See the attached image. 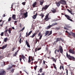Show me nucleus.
<instances>
[{"label":"nucleus","instance_id":"nucleus-1","mask_svg":"<svg viewBox=\"0 0 75 75\" xmlns=\"http://www.w3.org/2000/svg\"><path fill=\"white\" fill-rule=\"evenodd\" d=\"M57 49H56L55 51V53L56 54V52H60L61 54H63V48L61 45H59V49L57 50Z\"/></svg>","mask_w":75,"mask_h":75},{"label":"nucleus","instance_id":"nucleus-2","mask_svg":"<svg viewBox=\"0 0 75 75\" xmlns=\"http://www.w3.org/2000/svg\"><path fill=\"white\" fill-rule=\"evenodd\" d=\"M34 60V58L32 56H30L29 57L28 60V62L29 63L31 62L32 61V62L30 63L31 65H33V61Z\"/></svg>","mask_w":75,"mask_h":75},{"label":"nucleus","instance_id":"nucleus-3","mask_svg":"<svg viewBox=\"0 0 75 75\" xmlns=\"http://www.w3.org/2000/svg\"><path fill=\"white\" fill-rule=\"evenodd\" d=\"M19 57H20L19 59L20 62H21V60H22V59H23L24 61L25 62V60L24 59H26L27 58H26L24 56L23 54L20 55Z\"/></svg>","mask_w":75,"mask_h":75},{"label":"nucleus","instance_id":"nucleus-4","mask_svg":"<svg viewBox=\"0 0 75 75\" xmlns=\"http://www.w3.org/2000/svg\"><path fill=\"white\" fill-rule=\"evenodd\" d=\"M47 34H48V36L51 35V34H52V30H51L50 31L47 30L45 33V36H47Z\"/></svg>","mask_w":75,"mask_h":75},{"label":"nucleus","instance_id":"nucleus-5","mask_svg":"<svg viewBox=\"0 0 75 75\" xmlns=\"http://www.w3.org/2000/svg\"><path fill=\"white\" fill-rule=\"evenodd\" d=\"M6 71L4 70H1L0 71V75H6Z\"/></svg>","mask_w":75,"mask_h":75},{"label":"nucleus","instance_id":"nucleus-6","mask_svg":"<svg viewBox=\"0 0 75 75\" xmlns=\"http://www.w3.org/2000/svg\"><path fill=\"white\" fill-rule=\"evenodd\" d=\"M8 31V29L5 30V31H4V35L5 37H9V34H8V33H7Z\"/></svg>","mask_w":75,"mask_h":75},{"label":"nucleus","instance_id":"nucleus-7","mask_svg":"<svg viewBox=\"0 0 75 75\" xmlns=\"http://www.w3.org/2000/svg\"><path fill=\"white\" fill-rule=\"evenodd\" d=\"M60 4H64V5L67 4V2L64 0H61L60 1Z\"/></svg>","mask_w":75,"mask_h":75},{"label":"nucleus","instance_id":"nucleus-8","mask_svg":"<svg viewBox=\"0 0 75 75\" xmlns=\"http://www.w3.org/2000/svg\"><path fill=\"white\" fill-rule=\"evenodd\" d=\"M50 6V5H45L42 8V10H46L47 8L49 7Z\"/></svg>","mask_w":75,"mask_h":75},{"label":"nucleus","instance_id":"nucleus-9","mask_svg":"<svg viewBox=\"0 0 75 75\" xmlns=\"http://www.w3.org/2000/svg\"><path fill=\"white\" fill-rule=\"evenodd\" d=\"M69 52L72 54H75V51L74 50L71 49H70L69 50Z\"/></svg>","mask_w":75,"mask_h":75},{"label":"nucleus","instance_id":"nucleus-10","mask_svg":"<svg viewBox=\"0 0 75 75\" xmlns=\"http://www.w3.org/2000/svg\"><path fill=\"white\" fill-rule=\"evenodd\" d=\"M63 41V40L62 38H57L56 39V41L55 42H58V41Z\"/></svg>","mask_w":75,"mask_h":75},{"label":"nucleus","instance_id":"nucleus-11","mask_svg":"<svg viewBox=\"0 0 75 75\" xmlns=\"http://www.w3.org/2000/svg\"><path fill=\"white\" fill-rule=\"evenodd\" d=\"M23 15L24 16L25 18H27V17H28V12L27 11H26L25 13H24L23 14Z\"/></svg>","mask_w":75,"mask_h":75},{"label":"nucleus","instance_id":"nucleus-12","mask_svg":"<svg viewBox=\"0 0 75 75\" xmlns=\"http://www.w3.org/2000/svg\"><path fill=\"white\" fill-rule=\"evenodd\" d=\"M11 18H12L13 20H16V15L15 14H13Z\"/></svg>","mask_w":75,"mask_h":75},{"label":"nucleus","instance_id":"nucleus-13","mask_svg":"<svg viewBox=\"0 0 75 75\" xmlns=\"http://www.w3.org/2000/svg\"><path fill=\"white\" fill-rule=\"evenodd\" d=\"M66 56L67 57V58H71V59L72 58V57H73V56H71L70 55V54H68V53L67 52L66 53Z\"/></svg>","mask_w":75,"mask_h":75},{"label":"nucleus","instance_id":"nucleus-14","mask_svg":"<svg viewBox=\"0 0 75 75\" xmlns=\"http://www.w3.org/2000/svg\"><path fill=\"white\" fill-rule=\"evenodd\" d=\"M18 51H19V50H18L16 52H15V54L13 55V57H16L17 56V55Z\"/></svg>","mask_w":75,"mask_h":75},{"label":"nucleus","instance_id":"nucleus-15","mask_svg":"<svg viewBox=\"0 0 75 75\" xmlns=\"http://www.w3.org/2000/svg\"><path fill=\"white\" fill-rule=\"evenodd\" d=\"M55 3L57 7H59L60 6V4H61L60 1H59L58 2H56Z\"/></svg>","mask_w":75,"mask_h":75},{"label":"nucleus","instance_id":"nucleus-16","mask_svg":"<svg viewBox=\"0 0 75 75\" xmlns=\"http://www.w3.org/2000/svg\"><path fill=\"white\" fill-rule=\"evenodd\" d=\"M67 10L69 12V13H71V14H72V15H73V16H74V14H75V13H72V11H71L70 10L68 9H67Z\"/></svg>","mask_w":75,"mask_h":75},{"label":"nucleus","instance_id":"nucleus-17","mask_svg":"<svg viewBox=\"0 0 75 75\" xmlns=\"http://www.w3.org/2000/svg\"><path fill=\"white\" fill-rule=\"evenodd\" d=\"M32 30L30 31L28 33H28H27V32L26 33V37H27V36H29V35L31 34V33H32Z\"/></svg>","mask_w":75,"mask_h":75},{"label":"nucleus","instance_id":"nucleus-18","mask_svg":"<svg viewBox=\"0 0 75 75\" xmlns=\"http://www.w3.org/2000/svg\"><path fill=\"white\" fill-rule=\"evenodd\" d=\"M51 59L52 60V61H53V62H54L55 63H56V62H57V59L54 58V57H51Z\"/></svg>","mask_w":75,"mask_h":75},{"label":"nucleus","instance_id":"nucleus-19","mask_svg":"<svg viewBox=\"0 0 75 75\" xmlns=\"http://www.w3.org/2000/svg\"><path fill=\"white\" fill-rule=\"evenodd\" d=\"M25 44H26V45H27L28 47H29V48H30V45L29 43H28V41H27V40H26Z\"/></svg>","mask_w":75,"mask_h":75},{"label":"nucleus","instance_id":"nucleus-20","mask_svg":"<svg viewBox=\"0 0 75 75\" xmlns=\"http://www.w3.org/2000/svg\"><path fill=\"white\" fill-rule=\"evenodd\" d=\"M49 13H48L45 16V18L44 19L45 20H46L47 19H48V16H49Z\"/></svg>","mask_w":75,"mask_h":75},{"label":"nucleus","instance_id":"nucleus-21","mask_svg":"<svg viewBox=\"0 0 75 75\" xmlns=\"http://www.w3.org/2000/svg\"><path fill=\"white\" fill-rule=\"evenodd\" d=\"M7 47V44H6L5 45L3 46L2 47L1 49L2 50H4V49L6 48Z\"/></svg>","mask_w":75,"mask_h":75},{"label":"nucleus","instance_id":"nucleus-22","mask_svg":"<svg viewBox=\"0 0 75 75\" xmlns=\"http://www.w3.org/2000/svg\"><path fill=\"white\" fill-rule=\"evenodd\" d=\"M51 11L53 13H56V9L53 8L52 10H51Z\"/></svg>","mask_w":75,"mask_h":75},{"label":"nucleus","instance_id":"nucleus-23","mask_svg":"<svg viewBox=\"0 0 75 75\" xmlns=\"http://www.w3.org/2000/svg\"><path fill=\"white\" fill-rule=\"evenodd\" d=\"M42 70H43V69L41 68L39 69L38 71L39 73H41L42 72Z\"/></svg>","mask_w":75,"mask_h":75},{"label":"nucleus","instance_id":"nucleus-24","mask_svg":"<svg viewBox=\"0 0 75 75\" xmlns=\"http://www.w3.org/2000/svg\"><path fill=\"white\" fill-rule=\"evenodd\" d=\"M40 4L41 6H42V4H43V3H44V0H41L40 1Z\"/></svg>","mask_w":75,"mask_h":75},{"label":"nucleus","instance_id":"nucleus-25","mask_svg":"<svg viewBox=\"0 0 75 75\" xmlns=\"http://www.w3.org/2000/svg\"><path fill=\"white\" fill-rule=\"evenodd\" d=\"M8 31L9 34H11V31H12V29L11 28H9L8 29Z\"/></svg>","mask_w":75,"mask_h":75},{"label":"nucleus","instance_id":"nucleus-26","mask_svg":"<svg viewBox=\"0 0 75 75\" xmlns=\"http://www.w3.org/2000/svg\"><path fill=\"white\" fill-rule=\"evenodd\" d=\"M63 15H64L65 16V17H67V19H68L69 18H70V17H69V16L67 15H66L65 14H63Z\"/></svg>","mask_w":75,"mask_h":75},{"label":"nucleus","instance_id":"nucleus-27","mask_svg":"<svg viewBox=\"0 0 75 75\" xmlns=\"http://www.w3.org/2000/svg\"><path fill=\"white\" fill-rule=\"evenodd\" d=\"M51 27H52V26H51V25L48 26L46 28V29L48 30V29H50L51 28Z\"/></svg>","mask_w":75,"mask_h":75},{"label":"nucleus","instance_id":"nucleus-28","mask_svg":"<svg viewBox=\"0 0 75 75\" xmlns=\"http://www.w3.org/2000/svg\"><path fill=\"white\" fill-rule=\"evenodd\" d=\"M58 24V23L56 22H55L52 23V24L51 25V26H54V25H57Z\"/></svg>","mask_w":75,"mask_h":75},{"label":"nucleus","instance_id":"nucleus-29","mask_svg":"<svg viewBox=\"0 0 75 75\" xmlns=\"http://www.w3.org/2000/svg\"><path fill=\"white\" fill-rule=\"evenodd\" d=\"M7 40H8V38H6L4 39V42H6L7 41Z\"/></svg>","mask_w":75,"mask_h":75},{"label":"nucleus","instance_id":"nucleus-30","mask_svg":"<svg viewBox=\"0 0 75 75\" xmlns=\"http://www.w3.org/2000/svg\"><path fill=\"white\" fill-rule=\"evenodd\" d=\"M71 34L72 35V36L74 37L75 38V34L74 33L72 32H70Z\"/></svg>","mask_w":75,"mask_h":75},{"label":"nucleus","instance_id":"nucleus-31","mask_svg":"<svg viewBox=\"0 0 75 75\" xmlns=\"http://www.w3.org/2000/svg\"><path fill=\"white\" fill-rule=\"evenodd\" d=\"M36 33H34L33 35L30 36V37H31L32 38H33V37H34L35 35H36Z\"/></svg>","mask_w":75,"mask_h":75},{"label":"nucleus","instance_id":"nucleus-32","mask_svg":"<svg viewBox=\"0 0 75 75\" xmlns=\"http://www.w3.org/2000/svg\"><path fill=\"white\" fill-rule=\"evenodd\" d=\"M53 65L54 68V69H55L57 71V67H56L57 66H56V65H55V64L54 63H53Z\"/></svg>","mask_w":75,"mask_h":75},{"label":"nucleus","instance_id":"nucleus-33","mask_svg":"<svg viewBox=\"0 0 75 75\" xmlns=\"http://www.w3.org/2000/svg\"><path fill=\"white\" fill-rule=\"evenodd\" d=\"M37 13H36L35 15L33 16V18H34V19L36 18L37 17Z\"/></svg>","mask_w":75,"mask_h":75},{"label":"nucleus","instance_id":"nucleus-34","mask_svg":"<svg viewBox=\"0 0 75 75\" xmlns=\"http://www.w3.org/2000/svg\"><path fill=\"white\" fill-rule=\"evenodd\" d=\"M37 5V2H35L33 4V7H35V6H36Z\"/></svg>","mask_w":75,"mask_h":75},{"label":"nucleus","instance_id":"nucleus-35","mask_svg":"<svg viewBox=\"0 0 75 75\" xmlns=\"http://www.w3.org/2000/svg\"><path fill=\"white\" fill-rule=\"evenodd\" d=\"M14 71V69H12L11 70V73H13Z\"/></svg>","mask_w":75,"mask_h":75},{"label":"nucleus","instance_id":"nucleus-36","mask_svg":"<svg viewBox=\"0 0 75 75\" xmlns=\"http://www.w3.org/2000/svg\"><path fill=\"white\" fill-rule=\"evenodd\" d=\"M13 68V66H11L10 67H9V68H7V70H10V69H11Z\"/></svg>","mask_w":75,"mask_h":75},{"label":"nucleus","instance_id":"nucleus-37","mask_svg":"<svg viewBox=\"0 0 75 75\" xmlns=\"http://www.w3.org/2000/svg\"><path fill=\"white\" fill-rule=\"evenodd\" d=\"M34 69H35V71H36L37 69V65H35V67H34Z\"/></svg>","mask_w":75,"mask_h":75},{"label":"nucleus","instance_id":"nucleus-38","mask_svg":"<svg viewBox=\"0 0 75 75\" xmlns=\"http://www.w3.org/2000/svg\"><path fill=\"white\" fill-rule=\"evenodd\" d=\"M16 47H14L12 49V51H14L15 50H16Z\"/></svg>","mask_w":75,"mask_h":75},{"label":"nucleus","instance_id":"nucleus-39","mask_svg":"<svg viewBox=\"0 0 75 75\" xmlns=\"http://www.w3.org/2000/svg\"><path fill=\"white\" fill-rule=\"evenodd\" d=\"M11 17H10L8 19V22H10V21H11Z\"/></svg>","mask_w":75,"mask_h":75},{"label":"nucleus","instance_id":"nucleus-40","mask_svg":"<svg viewBox=\"0 0 75 75\" xmlns=\"http://www.w3.org/2000/svg\"><path fill=\"white\" fill-rule=\"evenodd\" d=\"M4 21H4L2 22V24H1V27H3V24H4Z\"/></svg>","mask_w":75,"mask_h":75},{"label":"nucleus","instance_id":"nucleus-41","mask_svg":"<svg viewBox=\"0 0 75 75\" xmlns=\"http://www.w3.org/2000/svg\"><path fill=\"white\" fill-rule=\"evenodd\" d=\"M67 34H68V35L69 37H70V36L71 35V34L69 33V32Z\"/></svg>","mask_w":75,"mask_h":75},{"label":"nucleus","instance_id":"nucleus-42","mask_svg":"<svg viewBox=\"0 0 75 75\" xmlns=\"http://www.w3.org/2000/svg\"><path fill=\"white\" fill-rule=\"evenodd\" d=\"M35 44H37V41L38 42H39V41H40V40H37V39H36V40H35Z\"/></svg>","mask_w":75,"mask_h":75},{"label":"nucleus","instance_id":"nucleus-43","mask_svg":"<svg viewBox=\"0 0 75 75\" xmlns=\"http://www.w3.org/2000/svg\"><path fill=\"white\" fill-rule=\"evenodd\" d=\"M4 32H2L0 34L1 36H4Z\"/></svg>","mask_w":75,"mask_h":75},{"label":"nucleus","instance_id":"nucleus-44","mask_svg":"<svg viewBox=\"0 0 75 75\" xmlns=\"http://www.w3.org/2000/svg\"><path fill=\"white\" fill-rule=\"evenodd\" d=\"M25 29V27H24L20 31V32H21V31H22L24 30Z\"/></svg>","mask_w":75,"mask_h":75},{"label":"nucleus","instance_id":"nucleus-45","mask_svg":"<svg viewBox=\"0 0 75 75\" xmlns=\"http://www.w3.org/2000/svg\"><path fill=\"white\" fill-rule=\"evenodd\" d=\"M24 10H22L21 11V15H23V12H24Z\"/></svg>","mask_w":75,"mask_h":75},{"label":"nucleus","instance_id":"nucleus-46","mask_svg":"<svg viewBox=\"0 0 75 75\" xmlns=\"http://www.w3.org/2000/svg\"><path fill=\"white\" fill-rule=\"evenodd\" d=\"M38 75H41V74L40 73H38ZM41 75H45V73H42Z\"/></svg>","mask_w":75,"mask_h":75},{"label":"nucleus","instance_id":"nucleus-47","mask_svg":"<svg viewBox=\"0 0 75 75\" xmlns=\"http://www.w3.org/2000/svg\"><path fill=\"white\" fill-rule=\"evenodd\" d=\"M25 3H26V2H22V4H23V6H25Z\"/></svg>","mask_w":75,"mask_h":75},{"label":"nucleus","instance_id":"nucleus-48","mask_svg":"<svg viewBox=\"0 0 75 75\" xmlns=\"http://www.w3.org/2000/svg\"><path fill=\"white\" fill-rule=\"evenodd\" d=\"M42 35H40L39 37V39L40 40H41V39L42 38Z\"/></svg>","mask_w":75,"mask_h":75},{"label":"nucleus","instance_id":"nucleus-49","mask_svg":"<svg viewBox=\"0 0 75 75\" xmlns=\"http://www.w3.org/2000/svg\"><path fill=\"white\" fill-rule=\"evenodd\" d=\"M39 16H41L42 18H43V17H44V15L43 14H41Z\"/></svg>","mask_w":75,"mask_h":75},{"label":"nucleus","instance_id":"nucleus-50","mask_svg":"<svg viewBox=\"0 0 75 75\" xmlns=\"http://www.w3.org/2000/svg\"><path fill=\"white\" fill-rule=\"evenodd\" d=\"M36 33H35L36 34V35L37 34V33L39 32V30H36L35 31Z\"/></svg>","mask_w":75,"mask_h":75},{"label":"nucleus","instance_id":"nucleus-51","mask_svg":"<svg viewBox=\"0 0 75 75\" xmlns=\"http://www.w3.org/2000/svg\"><path fill=\"white\" fill-rule=\"evenodd\" d=\"M71 75H74V71H71Z\"/></svg>","mask_w":75,"mask_h":75},{"label":"nucleus","instance_id":"nucleus-52","mask_svg":"<svg viewBox=\"0 0 75 75\" xmlns=\"http://www.w3.org/2000/svg\"><path fill=\"white\" fill-rule=\"evenodd\" d=\"M21 38L19 40V41L20 42V44H21Z\"/></svg>","mask_w":75,"mask_h":75},{"label":"nucleus","instance_id":"nucleus-53","mask_svg":"<svg viewBox=\"0 0 75 75\" xmlns=\"http://www.w3.org/2000/svg\"><path fill=\"white\" fill-rule=\"evenodd\" d=\"M37 51H38V48L37 47L35 49V52H37Z\"/></svg>","mask_w":75,"mask_h":75},{"label":"nucleus","instance_id":"nucleus-54","mask_svg":"<svg viewBox=\"0 0 75 75\" xmlns=\"http://www.w3.org/2000/svg\"><path fill=\"white\" fill-rule=\"evenodd\" d=\"M68 20H69L71 21H73V20L72 19L70 18H69Z\"/></svg>","mask_w":75,"mask_h":75},{"label":"nucleus","instance_id":"nucleus-55","mask_svg":"<svg viewBox=\"0 0 75 75\" xmlns=\"http://www.w3.org/2000/svg\"><path fill=\"white\" fill-rule=\"evenodd\" d=\"M72 59L73 60V61H75V58L74 57H72Z\"/></svg>","mask_w":75,"mask_h":75},{"label":"nucleus","instance_id":"nucleus-56","mask_svg":"<svg viewBox=\"0 0 75 75\" xmlns=\"http://www.w3.org/2000/svg\"><path fill=\"white\" fill-rule=\"evenodd\" d=\"M19 27H20V28H21V27H22V26H21V24L20 23L19 24Z\"/></svg>","mask_w":75,"mask_h":75},{"label":"nucleus","instance_id":"nucleus-57","mask_svg":"<svg viewBox=\"0 0 75 75\" xmlns=\"http://www.w3.org/2000/svg\"><path fill=\"white\" fill-rule=\"evenodd\" d=\"M46 51H48V47H47L46 48Z\"/></svg>","mask_w":75,"mask_h":75},{"label":"nucleus","instance_id":"nucleus-58","mask_svg":"<svg viewBox=\"0 0 75 75\" xmlns=\"http://www.w3.org/2000/svg\"><path fill=\"white\" fill-rule=\"evenodd\" d=\"M56 29H57V30H59V29H60V27H59L57 28H56Z\"/></svg>","mask_w":75,"mask_h":75},{"label":"nucleus","instance_id":"nucleus-59","mask_svg":"<svg viewBox=\"0 0 75 75\" xmlns=\"http://www.w3.org/2000/svg\"><path fill=\"white\" fill-rule=\"evenodd\" d=\"M62 69L63 71L64 70V66H62Z\"/></svg>","mask_w":75,"mask_h":75},{"label":"nucleus","instance_id":"nucleus-60","mask_svg":"<svg viewBox=\"0 0 75 75\" xmlns=\"http://www.w3.org/2000/svg\"><path fill=\"white\" fill-rule=\"evenodd\" d=\"M3 17H6V14H4L2 16Z\"/></svg>","mask_w":75,"mask_h":75},{"label":"nucleus","instance_id":"nucleus-61","mask_svg":"<svg viewBox=\"0 0 75 75\" xmlns=\"http://www.w3.org/2000/svg\"><path fill=\"white\" fill-rule=\"evenodd\" d=\"M41 35V32H40L39 34H38V37H39Z\"/></svg>","mask_w":75,"mask_h":75},{"label":"nucleus","instance_id":"nucleus-62","mask_svg":"<svg viewBox=\"0 0 75 75\" xmlns=\"http://www.w3.org/2000/svg\"><path fill=\"white\" fill-rule=\"evenodd\" d=\"M41 47L39 48L38 49V51H39V50H41Z\"/></svg>","mask_w":75,"mask_h":75},{"label":"nucleus","instance_id":"nucleus-63","mask_svg":"<svg viewBox=\"0 0 75 75\" xmlns=\"http://www.w3.org/2000/svg\"><path fill=\"white\" fill-rule=\"evenodd\" d=\"M43 64H45V61L44 60H43Z\"/></svg>","mask_w":75,"mask_h":75},{"label":"nucleus","instance_id":"nucleus-64","mask_svg":"<svg viewBox=\"0 0 75 75\" xmlns=\"http://www.w3.org/2000/svg\"><path fill=\"white\" fill-rule=\"evenodd\" d=\"M66 27H68V28H70V26H69L68 25H66Z\"/></svg>","mask_w":75,"mask_h":75}]
</instances>
